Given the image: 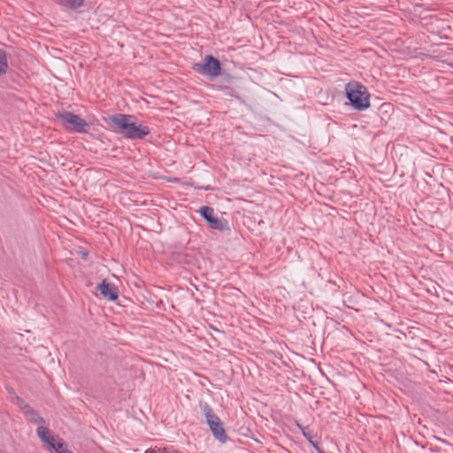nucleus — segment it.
<instances>
[{
	"mask_svg": "<svg viewBox=\"0 0 453 453\" xmlns=\"http://www.w3.org/2000/svg\"><path fill=\"white\" fill-rule=\"evenodd\" d=\"M16 403L19 410L27 416L28 417L34 411V409L28 405L27 403H25L22 399L17 398Z\"/></svg>",
	"mask_w": 453,
	"mask_h": 453,
	"instance_id": "obj_12",
	"label": "nucleus"
},
{
	"mask_svg": "<svg viewBox=\"0 0 453 453\" xmlns=\"http://www.w3.org/2000/svg\"><path fill=\"white\" fill-rule=\"evenodd\" d=\"M47 449L50 453H73L63 439L60 438H58L57 441L53 442V446H49Z\"/></svg>",
	"mask_w": 453,
	"mask_h": 453,
	"instance_id": "obj_9",
	"label": "nucleus"
},
{
	"mask_svg": "<svg viewBox=\"0 0 453 453\" xmlns=\"http://www.w3.org/2000/svg\"><path fill=\"white\" fill-rule=\"evenodd\" d=\"M111 120L117 127L119 133L127 138L140 139L150 133L148 127L136 123L130 115H116L111 117Z\"/></svg>",
	"mask_w": 453,
	"mask_h": 453,
	"instance_id": "obj_1",
	"label": "nucleus"
},
{
	"mask_svg": "<svg viewBox=\"0 0 453 453\" xmlns=\"http://www.w3.org/2000/svg\"><path fill=\"white\" fill-rule=\"evenodd\" d=\"M297 426L302 431L303 436L309 441V442L312 445V447L317 450L318 453H325L319 445L314 442L311 437V435L306 432L305 428H303L301 425L297 424Z\"/></svg>",
	"mask_w": 453,
	"mask_h": 453,
	"instance_id": "obj_15",
	"label": "nucleus"
},
{
	"mask_svg": "<svg viewBox=\"0 0 453 453\" xmlns=\"http://www.w3.org/2000/svg\"><path fill=\"white\" fill-rule=\"evenodd\" d=\"M345 93L351 106L357 111H365L371 106L370 93L361 83L351 81L345 85Z\"/></svg>",
	"mask_w": 453,
	"mask_h": 453,
	"instance_id": "obj_2",
	"label": "nucleus"
},
{
	"mask_svg": "<svg viewBox=\"0 0 453 453\" xmlns=\"http://www.w3.org/2000/svg\"><path fill=\"white\" fill-rule=\"evenodd\" d=\"M102 296L111 302L117 301L119 297L118 288L115 285L110 283L107 280H103L97 287Z\"/></svg>",
	"mask_w": 453,
	"mask_h": 453,
	"instance_id": "obj_7",
	"label": "nucleus"
},
{
	"mask_svg": "<svg viewBox=\"0 0 453 453\" xmlns=\"http://www.w3.org/2000/svg\"><path fill=\"white\" fill-rule=\"evenodd\" d=\"M16 403L19 410L27 416L28 417L34 411V409L28 405L27 403H25L22 399L17 398Z\"/></svg>",
	"mask_w": 453,
	"mask_h": 453,
	"instance_id": "obj_11",
	"label": "nucleus"
},
{
	"mask_svg": "<svg viewBox=\"0 0 453 453\" xmlns=\"http://www.w3.org/2000/svg\"><path fill=\"white\" fill-rule=\"evenodd\" d=\"M193 69L197 73L209 79L217 78L221 74L220 62L211 55H206L204 62L195 64Z\"/></svg>",
	"mask_w": 453,
	"mask_h": 453,
	"instance_id": "obj_3",
	"label": "nucleus"
},
{
	"mask_svg": "<svg viewBox=\"0 0 453 453\" xmlns=\"http://www.w3.org/2000/svg\"><path fill=\"white\" fill-rule=\"evenodd\" d=\"M206 421L212 432L214 437L221 442H225L227 439L226 434L219 421V418L214 415L212 410L209 407L204 409Z\"/></svg>",
	"mask_w": 453,
	"mask_h": 453,
	"instance_id": "obj_5",
	"label": "nucleus"
},
{
	"mask_svg": "<svg viewBox=\"0 0 453 453\" xmlns=\"http://www.w3.org/2000/svg\"><path fill=\"white\" fill-rule=\"evenodd\" d=\"M199 213L206 220L211 228L220 231L228 229L226 222L215 217L214 211L211 207L202 206L199 209Z\"/></svg>",
	"mask_w": 453,
	"mask_h": 453,
	"instance_id": "obj_6",
	"label": "nucleus"
},
{
	"mask_svg": "<svg viewBox=\"0 0 453 453\" xmlns=\"http://www.w3.org/2000/svg\"><path fill=\"white\" fill-rule=\"evenodd\" d=\"M8 63L7 57L4 51H0V76L7 73Z\"/></svg>",
	"mask_w": 453,
	"mask_h": 453,
	"instance_id": "obj_14",
	"label": "nucleus"
},
{
	"mask_svg": "<svg viewBox=\"0 0 453 453\" xmlns=\"http://www.w3.org/2000/svg\"><path fill=\"white\" fill-rule=\"evenodd\" d=\"M56 3L65 8L69 10H76L83 6L84 0H55Z\"/></svg>",
	"mask_w": 453,
	"mask_h": 453,
	"instance_id": "obj_10",
	"label": "nucleus"
},
{
	"mask_svg": "<svg viewBox=\"0 0 453 453\" xmlns=\"http://www.w3.org/2000/svg\"><path fill=\"white\" fill-rule=\"evenodd\" d=\"M169 181L175 182V181H177V180L176 179H173V180L169 179Z\"/></svg>",
	"mask_w": 453,
	"mask_h": 453,
	"instance_id": "obj_16",
	"label": "nucleus"
},
{
	"mask_svg": "<svg viewBox=\"0 0 453 453\" xmlns=\"http://www.w3.org/2000/svg\"><path fill=\"white\" fill-rule=\"evenodd\" d=\"M36 435L40 439V441L47 446H53V442L57 441L55 439L53 434L50 431L48 426H46V423L42 424L40 426L36 427L35 430Z\"/></svg>",
	"mask_w": 453,
	"mask_h": 453,
	"instance_id": "obj_8",
	"label": "nucleus"
},
{
	"mask_svg": "<svg viewBox=\"0 0 453 453\" xmlns=\"http://www.w3.org/2000/svg\"><path fill=\"white\" fill-rule=\"evenodd\" d=\"M58 119L61 122L62 127L69 131L81 134L87 133L88 125L78 115L66 111L58 114Z\"/></svg>",
	"mask_w": 453,
	"mask_h": 453,
	"instance_id": "obj_4",
	"label": "nucleus"
},
{
	"mask_svg": "<svg viewBox=\"0 0 453 453\" xmlns=\"http://www.w3.org/2000/svg\"><path fill=\"white\" fill-rule=\"evenodd\" d=\"M28 420L34 424H35L37 426H42V424L46 423L44 418L36 411H33V412L27 417Z\"/></svg>",
	"mask_w": 453,
	"mask_h": 453,
	"instance_id": "obj_13",
	"label": "nucleus"
}]
</instances>
